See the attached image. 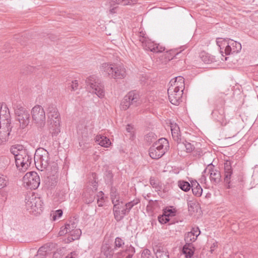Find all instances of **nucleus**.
Segmentation results:
<instances>
[{"instance_id": "423d86ee", "label": "nucleus", "mask_w": 258, "mask_h": 258, "mask_svg": "<svg viewBox=\"0 0 258 258\" xmlns=\"http://www.w3.org/2000/svg\"><path fill=\"white\" fill-rule=\"evenodd\" d=\"M26 209L34 215L39 214L42 211V202L39 197L33 194L27 195L25 198Z\"/></svg>"}, {"instance_id": "412c9836", "label": "nucleus", "mask_w": 258, "mask_h": 258, "mask_svg": "<svg viewBox=\"0 0 258 258\" xmlns=\"http://www.w3.org/2000/svg\"><path fill=\"white\" fill-rule=\"evenodd\" d=\"M201 231L198 227H193L190 232H188L185 235L184 239L186 243L192 244V242L197 239Z\"/></svg>"}, {"instance_id": "ea45409f", "label": "nucleus", "mask_w": 258, "mask_h": 258, "mask_svg": "<svg viewBox=\"0 0 258 258\" xmlns=\"http://www.w3.org/2000/svg\"><path fill=\"white\" fill-rule=\"evenodd\" d=\"M150 182L153 187L158 189L159 187V182L154 177H151L150 179Z\"/></svg>"}, {"instance_id": "680f3d73", "label": "nucleus", "mask_w": 258, "mask_h": 258, "mask_svg": "<svg viewBox=\"0 0 258 258\" xmlns=\"http://www.w3.org/2000/svg\"><path fill=\"white\" fill-rule=\"evenodd\" d=\"M94 183V184L93 185V188H94V190L96 191L97 190V183L95 181Z\"/></svg>"}, {"instance_id": "5701e85b", "label": "nucleus", "mask_w": 258, "mask_h": 258, "mask_svg": "<svg viewBox=\"0 0 258 258\" xmlns=\"http://www.w3.org/2000/svg\"><path fill=\"white\" fill-rule=\"evenodd\" d=\"M11 131V127L0 125V145L8 141Z\"/></svg>"}, {"instance_id": "49530a36", "label": "nucleus", "mask_w": 258, "mask_h": 258, "mask_svg": "<svg viewBox=\"0 0 258 258\" xmlns=\"http://www.w3.org/2000/svg\"><path fill=\"white\" fill-rule=\"evenodd\" d=\"M164 214L169 217L174 216V212L171 209H168L164 211Z\"/></svg>"}, {"instance_id": "c03bdc74", "label": "nucleus", "mask_w": 258, "mask_h": 258, "mask_svg": "<svg viewBox=\"0 0 258 258\" xmlns=\"http://www.w3.org/2000/svg\"><path fill=\"white\" fill-rule=\"evenodd\" d=\"M115 247H121L122 245L124 244L123 240L119 238V237H116L115 239Z\"/></svg>"}, {"instance_id": "13d9d810", "label": "nucleus", "mask_w": 258, "mask_h": 258, "mask_svg": "<svg viewBox=\"0 0 258 258\" xmlns=\"http://www.w3.org/2000/svg\"><path fill=\"white\" fill-rule=\"evenodd\" d=\"M125 207H126L127 208V209L129 210V211L130 212L131 210L132 209V208L134 207L132 204L131 203H130V202H128L127 203L125 204Z\"/></svg>"}, {"instance_id": "4be33fe9", "label": "nucleus", "mask_w": 258, "mask_h": 258, "mask_svg": "<svg viewBox=\"0 0 258 258\" xmlns=\"http://www.w3.org/2000/svg\"><path fill=\"white\" fill-rule=\"evenodd\" d=\"M113 253V249L108 244H105L102 246L100 258H112Z\"/></svg>"}, {"instance_id": "6e6d98bb", "label": "nucleus", "mask_w": 258, "mask_h": 258, "mask_svg": "<svg viewBox=\"0 0 258 258\" xmlns=\"http://www.w3.org/2000/svg\"><path fill=\"white\" fill-rule=\"evenodd\" d=\"M99 194L100 195L99 196H101V199L100 200L98 199L97 200V203L98 204V206H102V199H103V197H102V195H103V193L102 192V191H100ZM98 197H99V196H98Z\"/></svg>"}, {"instance_id": "cd10ccee", "label": "nucleus", "mask_w": 258, "mask_h": 258, "mask_svg": "<svg viewBox=\"0 0 258 258\" xmlns=\"http://www.w3.org/2000/svg\"><path fill=\"white\" fill-rule=\"evenodd\" d=\"M191 188L193 194L198 197H201L203 192V189L200 184L196 180L191 181Z\"/></svg>"}, {"instance_id": "79ce46f5", "label": "nucleus", "mask_w": 258, "mask_h": 258, "mask_svg": "<svg viewBox=\"0 0 258 258\" xmlns=\"http://www.w3.org/2000/svg\"><path fill=\"white\" fill-rule=\"evenodd\" d=\"M159 222L161 224H165L169 221V217L163 214L158 217Z\"/></svg>"}, {"instance_id": "4c0bfd02", "label": "nucleus", "mask_w": 258, "mask_h": 258, "mask_svg": "<svg viewBox=\"0 0 258 258\" xmlns=\"http://www.w3.org/2000/svg\"><path fill=\"white\" fill-rule=\"evenodd\" d=\"M77 225V223L75 221H70L69 223H67L65 225L66 228L68 229V230H69V231H71V230L76 229Z\"/></svg>"}, {"instance_id": "a878e982", "label": "nucleus", "mask_w": 258, "mask_h": 258, "mask_svg": "<svg viewBox=\"0 0 258 258\" xmlns=\"http://www.w3.org/2000/svg\"><path fill=\"white\" fill-rule=\"evenodd\" d=\"M127 96L130 99L131 105L138 106L141 103L140 95L138 93L135 92H130Z\"/></svg>"}, {"instance_id": "a19ab883", "label": "nucleus", "mask_w": 258, "mask_h": 258, "mask_svg": "<svg viewBox=\"0 0 258 258\" xmlns=\"http://www.w3.org/2000/svg\"><path fill=\"white\" fill-rule=\"evenodd\" d=\"M141 258H153L151 251L148 249H144L141 254Z\"/></svg>"}, {"instance_id": "f257e3e1", "label": "nucleus", "mask_w": 258, "mask_h": 258, "mask_svg": "<svg viewBox=\"0 0 258 258\" xmlns=\"http://www.w3.org/2000/svg\"><path fill=\"white\" fill-rule=\"evenodd\" d=\"M34 163L37 169L40 171H45L47 175L48 185L54 186L58 178V167L55 162H50L49 154L44 148H38L36 150Z\"/></svg>"}, {"instance_id": "bf43d9fd", "label": "nucleus", "mask_w": 258, "mask_h": 258, "mask_svg": "<svg viewBox=\"0 0 258 258\" xmlns=\"http://www.w3.org/2000/svg\"><path fill=\"white\" fill-rule=\"evenodd\" d=\"M94 196L93 195H91L90 198L86 200V202L87 203H92L94 201Z\"/></svg>"}, {"instance_id": "f3484780", "label": "nucleus", "mask_w": 258, "mask_h": 258, "mask_svg": "<svg viewBox=\"0 0 258 258\" xmlns=\"http://www.w3.org/2000/svg\"><path fill=\"white\" fill-rule=\"evenodd\" d=\"M212 115L214 119L219 122L221 125H225L227 123L224 108L222 106L214 109Z\"/></svg>"}, {"instance_id": "e433bc0d", "label": "nucleus", "mask_w": 258, "mask_h": 258, "mask_svg": "<svg viewBox=\"0 0 258 258\" xmlns=\"http://www.w3.org/2000/svg\"><path fill=\"white\" fill-rule=\"evenodd\" d=\"M145 140L148 143L150 144L156 140V136L152 132L149 133L146 136Z\"/></svg>"}, {"instance_id": "2f4dec72", "label": "nucleus", "mask_w": 258, "mask_h": 258, "mask_svg": "<svg viewBox=\"0 0 258 258\" xmlns=\"http://www.w3.org/2000/svg\"><path fill=\"white\" fill-rule=\"evenodd\" d=\"M157 258H169L168 251L166 249L158 248L156 252Z\"/></svg>"}, {"instance_id": "052dcab7", "label": "nucleus", "mask_w": 258, "mask_h": 258, "mask_svg": "<svg viewBox=\"0 0 258 258\" xmlns=\"http://www.w3.org/2000/svg\"><path fill=\"white\" fill-rule=\"evenodd\" d=\"M115 9H116V8H112V9H111L110 10V13L111 14H114L116 12H115Z\"/></svg>"}, {"instance_id": "c756f323", "label": "nucleus", "mask_w": 258, "mask_h": 258, "mask_svg": "<svg viewBox=\"0 0 258 258\" xmlns=\"http://www.w3.org/2000/svg\"><path fill=\"white\" fill-rule=\"evenodd\" d=\"M194 247L191 243H186L182 248L183 253L186 258H190L194 252Z\"/></svg>"}, {"instance_id": "1a4fd4ad", "label": "nucleus", "mask_w": 258, "mask_h": 258, "mask_svg": "<svg viewBox=\"0 0 258 258\" xmlns=\"http://www.w3.org/2000/svg\"><path fill=\"white\" fill-rule=\"evenodd\" d=\"M31 115L33 121L38 127L42 128L45 125V113L41 106L37 105L33 107L31 110Z\"/></svg>"}, {"instance_id": "bb28decb", "label": "nucleus", "mask_w": 258, "mask_h": 258, "mask_svg": "<svg viewBox=\"0 0 258 258\" xmlns=\"http://www.w3.org/2000/svg\"><path fill=\"white\" fill-rule=\"evenodd\" d=\"M70 235L67 239H65L66 243L70 242L75 240L78 239L80 237L82 232L80 229H76L69 231Z\"/></svg>"}, {"instance_id": "3c124183", "label": "nucleus", "mask_w": 258, "mask_h": 258, "mask_svg": "<svg viewBox=\"0 0 258 258\" xmlns=\"http://www.w3.org/2000/svg\"><path fill=\"white\" fill-rule=\"evenodd\" d=\"M138 37H139V40L140 41V40H141V38H142V37L144 38H145L146 39H147L148 38V37H147L145 36V33L143 31H141L139 32Z\"/></svg>"}, {"instance_id": "aec40b11", "label": "nucleus", "mask_w": 258, "mask_h": 258, "mask_svg": "<svg viewBox=\"0 0 258 258\" xmlns=\"http://www.w3.org/2000/svg\"><path fill=\"white\" fill-rule=\"evenodd\" d=\"M169 87H172L174 89L183 91L184 89V79L181 76H178L171 80Z\"/></svg>"}, {"instance_id": "f8f14e48", "label": "nucleus", "mask_w": 258, "mask_h": 258, "mask_svg": "<svg viewBox=\"0 0 258 258\" xmlns=\"http://www.w3.org/2000/svg\"><path fill=\"white\" fill-rule=\"evenodd\" d=\"M17 120L20 123V126L24 128L27 126L30 121V115L28 112L23 107H18L15 109Z\"/></svg>"}, {"instance_id": "f03ea898", "label": "nucleus", "mask_w": 258, "mask_h": 258, "mask_svg": "<svg viewBox=\"0 0 258 258\" xmlns=\"http://www.w3.org/2000/svg\"><path fill=\"white\" fill-rule=\"evenodd\" d=\"M11 152L14 155L16 165L22 171H25L32 162V155L21 145L13 146Z\"/></svg>"}, {"instance_id": "0eeeda50", "label": "nucleus", "mask_w": 258, "mask_h": 258, "mask_svg": "<svg viewBox=\"0 0 258 258\" xmlns=\"http://www.w3.org/2000/svg\"><path fill=\"white\" fill-rule=\"evenodd\" d=\"M169 148L168 141L165 138H161L156 142L149 149V155L154 159L161 158Z\"/></svg>"}, {"instance_id": "a18cd8bd", "label": "nucleus", "mask_w": 258, "mask_h": 258, "mask_svg": "<svg viewBox=\"0 0 258 258\" xmlns=\"http://www.w3.org/2000/svg\"><path fill=\"white\" fill-rule=\"evenodd\" d=\"M71 88V91H75L76 90L78 87V82L77 80H74L72 81L71 85L69 86V87Z\"/></svg>"}, {"instance_id": "ddd939ff", "label": "nucleus", "mask_w": 258, "mask_h": 258, "mask_svg": "<svg viewBox=\"0 0 258 258\" xmlns=\"http://www.w3.org/2000/svg\"><path fill=\"white\" fill-rule=\"evenodd\" d=\"M140 42L142 44V46L146 50H149L153 52L160 53L165 50V47L159 44L155 43L152 41L150 39H146L144 38H141Z\"/></svg>"}, {"instance_id": "b1692460", "label": "nucleus", "mask_w": 258, "mask_h": 258, "mask_svg": "<svg viewBox=\"0 0 258 258\" xmlns=\"http://www.w3.org/2000/svg\"><path fill=\"white\" fill-rule=\"evenodd\" d=\"M95 141L101 146L105 148H108L111 145L110 140L106 136L102 135L96 136L95 138Z\"/></svg>"}, {"instance_id": "2eb2a0df", "label": "nucleus", "mask_w": 258, "mask_h": 258, "mask_svg": "<svg viewBox=\"0 0 258 258\" xmlns=\"http://www.w3.org/2000/svg\"><path fill=\"white\" fill-rule=\"evenodd\" d=\"M54 245L53 243H47L44 246H41L39 248L37 251V254L36 255L37 258H43V256L50 257V255L52 253L53 256L57 257L59 255L58 252H55L54 251L50 252L51 248L53 247Z\"/></svg>"}, {"instance_id": "f704fd0d", "label": "nucleus", "mask_w": 258, "mask_h": 258, "mask_svg": "<svg viewBox=\"0 0 258 258\" xmlns=\"http://www.w3.org/2000/svg\"><path fill=\"white\" fill-rule=\"evenodd\" d=\"M179 52L177 50L171 49L169 51H166L165 54V57L168 60L172 59L176 55L178 54Z\"/></svg>"}, {"instance_id": "09e8293b", "label": "nucleus", "mask_w": 258, "mask_h": 258, "mask_svg": "<svg viewBox=\"0 0 258 258\" xmlns=\"http://www.w3.org/2000/svg\"><path fill=\"white\" fill-rule=\"evenodd\" d=\"M68 233H69V230L66 228V227L65 226L64 228H61L58 234L59 236H62Z\"/></svg>"}, {"instance_id": "20e7f679", "label": "nucleus", "mask_w": 258, "mask_h": 258, "mask_svg": "<svg viewBox=\"0 0 258 258\" xmlns=\"http://www.w3.org/2000/svg\"><path fill=\"white\" fill-rule=\"evenodd\" d=\"M48 122L49 132L52 136H56L60 132V115L56 106L49 105L47 108Z\"/></svg>"}, {"instance_id": "de8ad7c7", "label": "nucleus", "mask_w": 258, "mask_h": 258, "mask_svg": "<svg viewBox=\"0 0 258 258\" xmlns=\"http://www.w3.org/2000/svg\"><path fill=\"white\" fill-rule=\"evenodd\" d=\"M202 60L206 63H210L212 62V60L210 58V57L207 55H203L202 57Z\"/></svg>"}, {"instance_id": "6e6552de", "label": "nucleus", "mask_w": 258, "mask_h": 258, "mask_svg": "<svg viewBox=\"0 0 258 258\" xmlns=\"http://www.w3.org/2000/svg\"><path fill=\"white\" fill-rule=\"evenodd\" d=\"M86 82L88 87L93 93H95L100 98H102L105 95L104 86L100 80L95 76L93 75L87 78Z\"/></svg>"}, {"instance_id": "473e14b6", "label": "nucleus", "mask_w": 258, "mask_h": 258, "mask_svg": "<svg viewBox=\"0 0 258 258\" xmlns=\"http://www.w3.org/2000/svg\"><path fill=\"white\" fill-rule=\"evenodd\" d=\"M179 187L184 191H188L191 188V185L187 182L183 180H180L178 182Z\"/></svg>"}, {"instance_id": "c9c22d12", "label": "nucleus", "mask_w": 258, "mask_h": 258, "mask_svg": "<svg viewBox=\"0 0 258 258\" xmlns=\"http://www.w3.org/2000/svg\"><path fill=\"white\" fill-rule=\"evenodd\" d=\"M117 4L123 6L133 5L137 4L138 0H115Z\"/></svg>"}, {"instance_id": "58836bf2", "label": "nucleus", "mask_w": 258, "mask_h": 258, "mask_svg": "<svg viewBox=\"0 0 258 258\" xmlns=\"http://www.w3.org/2000/svg\"><path fill=\"white\" fill-rule=\"evenodd\" d=\"M62 215V211L61 210H57L54 213L51 214L52 219L53 221L56 220L57 219L60 218Z\"/></svg>"}, {"instance_id": "72a5a7b5", "label": "nucleus", "mask_w": 258, "mask_h": 258, "mask_svg": "<svg viewBox=\"0 0 258 258\" xmlns=\"http://www.w3.org/2000/svg\"><path fill=\"white\" fill-rule=\"evenodd\" d=\"M130 105H131V104L130 99L126 95L120 103V108L122 110H125L128 108Z\"/></svg>"}, {"instance_id": "603ef678", "label": "nucleus", "mask_w": 258, "mask_h": 258, "mask_svg": "<svg viewBox=\"0 0 258 258\" xmlns=\"http://www.w3.org/2000/svg\"><path fill=\"white\" fill-rule=\"evenodd\" d=\"M217 246H218V243L217 242H214L210 247L211 253H212L214 251L215 248L217 247Z\"/></svg>"}, {"instance_id": "9d476101", "label": "nucleus", "mask_w": 258, "mask_h": 258, "mask_svg": "<svg viewBox=\"0 0 258 258\" xmlns=\"http://www.w3.org/2000/svg\"><path fill=\"white\" fill-rule=\"evenodd\" d=\"M24 186L30 189H36L40 184V178L36 172H27L23 177Z\"/></svg>"}, {"instance_id": "dca6fc26", "label": "nucleus", "mask_w": 258, "mask_h": 258, "mask_svg": "<svg viewBox=\"0 0 258 258\" xmlns=\"http://www.w3.org/2000/svg\"><path fill=\"white\" fill-rule=\"evenodd\" d=\"M10 114L8 108L6 105L0 108V125L11 127Z\"/></svg>"}, {"instance_id": "864d4df0", "label": "nucleus", "mask_w": 258, "mask_h": 258, "mask_svg": "<svg viewBox=\"0 0 258 258\" xmlns=\"http://www.w3.org/2000/svg\"><path fill=\"white\" fill-rule=\"evenodd\" d=\"M78 254L76 251L71 252L70 254L66 256V258H77Z\"/></svg>"}, {"instance_id": "9b49d317", "label": "nucleus", "mask_w": 258, "mask_h": 258, "mask_svg": "<svg viewBox=\"0 0 258 258\" xmlns=\"http://www.w3.org/2000/svg\"><path fill=\"white\" fill-rule=\"evenodd\" d=\"M207 172L209 175L210 181L213 184L217 185L221 181L220 171L212 163L208 164L203 172V173Z\"/></svg>"}, {"instance_id": "37998d69", "label": "nucleus", "mask_w": 258, "mask_h": 258, "mask_svg": "<svg viewBox=\"0 0 258 258\" xmlns=\"http://www.w3.org/2000/svg\"><path fill=\"white\" fill-rule=\"evenodd\" d=\"M8 183V180L3 176H0V189L7 186Z\"/></svg>"}, {"instance_id": "c85d7f7f", "label": "nucleus", "mask_w": 258, "mask_h": 258, "mask_svg": "<svg viewBox=\"0 0 258 258\" xmlns=\"http://www.w3.org/2000/svg\"><path fill=\"white\" fill-rule=\"evenodd\" d=\"M177 148L181 150H186L187 153H190L193 151L195 147L191 143L186 141L181 142L179 141L177 143Z\"/></svg>"}, {"instance_id": "8fccbe9b", "label": "nucleus", "mask_w": 258, "mask_h": 258, "mask_svg": "<svg viewBox=\"0 0 258 258\" xmlns=\"http://www.w3.org/2000/svg\"><path fill=\"white\" fill-rule=\"evenodd\" d=\"M140 81L141 82V83H142L144 85L148 84V78L146 76H142L140 79Z\"/></svg>"}, {"instance_id": "5fc2aeb1", "label": "nucleus", "mask_w": 258, "mask_h": 258, "mask_svg": "<svg viewBox=\"0 0 258 258\" xmlns=\"http://www.w3.org/2000/svg\"><path fill=\"white\" fill-rule=\"evenodd\" d=\"M130 202L133 206H135L140 202V200L138 198H136Z\"/></svg>"}, {"instance_id": "7ed1b4c3", "label": "nucleus", "mask_w": 258, "mask_h": 258, "mask_svg": "<svg viewBox=\"0 0 258 258\" xmlns=\"http://www.w3.org/2000/svg\"><path fill=\"white\" fill-rule=\"evenodd\" d=\"M102 73L114 79H122L126 77V69L123 65L114 63H103L100 67Z\"/></svg>"}, {"instance_id": "a211bd4d", "label": "nucleus", "mask_w": 258, "mask_h": 258, "mask_svg": "<svg viewBox=\"0 0 258 258\" xmlns=\"http://www.w3.org/2000/svg\"><path fill=\"white\" fill-rule=\"evenodd\" d=\"M113 214L115 220L117 221L121 220L125 215L128 214L130 211L125 206L122 207L120 204L118 205L113 206Z\"/></svg>"}, {"instance_id": "39448f33", "label": "nucleus", "mask_w": 258, "mask_h": 258, "mask_svg": "<svg viewBox=\"0 0 258 258\" xmlns=\"http://www.w3.org/2000/svg\"><path fill=\"white\" fill-rule=\"evenodd\" d=\"M216 43L220 47L222 56H223V50L225 55H229L233 53H238L241 49V44L233 40L218 38Z\"/></svg>"}, {"instance_id": "7c9ffc66", "label": "nucleus", "mask_w": 258, "mask_h": 258, "mask_svg": "<svg viewBox=\"0 0 258 258\" xmlns=\"http://www.w3.org/2000/svg\"><path fill=\"white\" fill-rule=\"evenodd\" d=\"M110 197L113 206L118 205L120 204V197L119 194L117 192L115 188H111L110 191ZM121 204H122V201L120 202Z\"/></svg>"}, {"instance_id": "4468645a", "label": "nucleus", "mask_w": 258, "mask_h": 258, "mask_svg": "<svg viewBox=\"0 0 258 258\" xmlns=\"http://www.w3.org/2000/svg\"><path fill=\"white\" fill-rule=\"evenodd\" d=\"M167 92L170 102L172 104L178 105L181 101L183 92L174 89L172 87H169Z\"/></svg>"}, {"instance_id": "393cba45", "label": "nucleus", "mask_w": 258, "mask_h": 258, "mask_svg": "<svg viewBox=\"0 0 258 258\" xmlns=\"http://www.w3.org/2000/svg\"><path fill=\"white\" fill-rule=\"evenodd\" d=\"M170 128L172 136L177 143L181 141V135L179 126L176 123H171Z\"/></svg>"}, {"instance_id": "4d7b16f0", "label": "nucleus", "mask_w": 258, "mask_h": 258, "mask_svg": "<svg viewBox=\"0 0 258 258\" xmlns=\"http://www.w3.org/2000/svg\"><path fill=\"white\" fill-rule=\"evenodd\" d=\"M133 127L130 124H128L126 127V130L128 133H130L132 134L134 132L133 131Z\"/></svg>"}, {"instance_id": "6ab92c4d", "label": "nucleus", "mask_w": 258, "mask_h": 258, "mask_svg": "<svg viewBox=\"0 0 258 258\" xmlns=\"http://www.w3.org/2000/svg\"><path fill=\"white\" fill-rule=\"evenodd\" d=\"M224 181L227 184V188H230V182L233 173V169L231 163L230 161L227 160L224 163Z\"/></svg>"}]
</instances>
